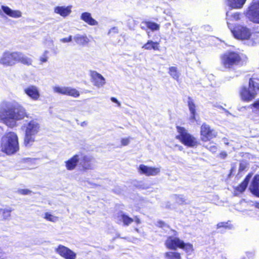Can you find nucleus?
I'll return each instance as SVG.
<instances>
[{"label": "nucleus", "mask_w": 259, "mask_h": 259, "mask_svg": "<svg viewBox=\"0 0 259 259\" xmlns=\"http://www.w3.org/2000/svg\"><path fill=\"white\" fill-rule=\"evenodd\" d=\"M159 43L158 42L148 40L147 42L142 46V48L146 50H153L154 51H159Z\"/></svg>", "instance_id": "bb28decb"}, {"label": "nucleus", "mask_w": 259, "mask_h": 259, "mask_svg": "<svg viewBox=\"0 0 259 259\" xmlns=\"http://www.w3.org/2000/svg\"><path fill=\"white\" fill-rule=\"evenodd\" d=\"M220 155H221V157H222V158H224L225 157H226V156H227V153H226V152H222L220 154Z\"/></svg>", "instance_id": "de8ad7c7"}, {"label": "nucleus", "mask_w": 259, "mask_h": 259, "mask_svg": "<svg viewBox=\"0 0 259 259\" xmlns=\"http://www.w3.org/2000/svg\"><path fill=\"white\" fill-rule=\"evenodd\" d=\"M24 93L32 100L37 101L40 97L38 88L33 85H29L24 89Z\"/></svg>", "instance_id": "dca6fc26"}, {"label": "nucleus", "mask_w": 259, "mask_h": 259, "mask_svg": "<svg viewBox=\"0 0 259 259\" xmlns=\"http://www.w3.org/2000/svg\"><path fill=\"white\" fill-rule=\"evenodd\" d=\"M2 11L6 15L15 19L20 18L22 16V13L18 10H12L8 6H2L1 10H0V15H3Z\"/></svg>", "instance_id": "2eb2a0df"}, {"label": "nucleus", "mask_w": 259, "mask_h": 259, "mask_svg": "<svg viewBox=\"0 0 259 259\" xmlns=\"http://www.w3.org/2000/svg\"><path fill=\"white\" fill-rule=\"evenodd\" d=\"M240 61L239 54L235 52H227L221 57V64L226 68H230L234 65H237Z\"/></svg>", "instance_id": "423d86ee"}, {"label": "nucleus", "mask_w": 259, "mask_h": 259, "mask_svg": "<svg viewBox=\"0 0 259 259\" xmlns=\"http://www.w3.org/2000/svg\"><path fill=\"white\" fill-rule=\"evenodd\" d=\"M79 159V156L76 154L68 160L65 161L66 169L68 170H72L74 169L77 166Z\"/></svg>", "instance_id": "6ab92c4d"}, {"label": "nucleus", "mask_w": 259, "mask_h": 259, "mask_svg": "<svg viewBox=\"0 0 259 259\" xmlns=\"http://www.w3.org/2000/svg\"><path fill=\"white\" fill-rule=\"evenodd\" d=\"M228 26L234 37L238 39H248L251 36L250 30L246 27L238 26L235 28L231 27L229 22H228Z\"/></svg>", "instance_id": "0eeeda50"}, {"label": "nucleus", "mask_w": 259, "mask_h": 259, "mask_svg": "<svg viewBox=\"0 0 259 259\" xmlns=\"http://www.w3.org/2000/svg\"><path fill=\"white\" fill-rule=\"evenodd\" d=\"M255 79L259 80V78L252 77L249 79V86L251 89H253L254 91L259 92V83L254 81Z\"/></svg>", "instance_id": "e433bc0d"}, {"label": "nucleus", "mask_w": 259, "mask_h": 259, "mask_svg": "<svg viewBox=\"0 0 259 259\" xmlns=\"http://www.w3.org/2000/svg\"><path fill=\"white\" fill-rule=\"evenodd\" d=\"M251 177V175H247L243 182L235 189L234 191V194L236 195H238L239 194L244 191L248 184Z\"/></svg>", "instance_id": "393cba45"}, {"label": "nucleus", "mask_w": 259, "mask_h": 259, "mask_svg": "<svg viewBox=\"0 0 259 259\" xmlns=\"http://www.w3.org/2000/svg\"><path fill=\"white\" fill-rule=\"evenodd\" d=\"M142 24L145 25L146 27L152 31L158 30L160 28V25L159 24L151 21L143 22Z\"/></svg>", "instance_id": "473e14b6"}, {"label": "nucleus", "mask_w": 259, "mask_h": 259, "mask_svg": "<svg viewBox=\"0 0 259 259\" xmlns=\"http://www.w3.org/2000/svg\"><path fill=\"white\" fill-rule=\"evenodd\" d=\"M12 209L11 208H0V219L2 220H9L11 217Z\"/></svg>", "instance_id": "c85d7f7f"}, {"label": "nucleus", "mask_w": 259, "mask_h": 259, "mask_svg": "<svg viewBox=\"0 0 259 259\" xmlns=\"http://www.w3.org/2000/svg\"><path fill=\"white\" fill-rule=\"evenodd\" d=\"M166 25H167V26H169V25H170V23H167V24H166Z\"/></svg>", "instance_id": "5fc2aeb1"}, {"label": "nucleus", "mask_w": 259, "mask_h": 259, "mask_svg": "<svg viewBox=\"0 0 259 259\" xmlns=\"http://www.w3.org/2000/svg\"><path fill=\"white\" fill-rule=\"evenodd\" d=\"M72 37L71 35L69 36L68 37L62 38L60 39V41L63 43L69 42L72 41Z\"/></svg>", "instance_id": "79ce46f5"}, {"label": "nucleus", "mask_w": 259, "mask_h": 259, "mask_svg": "<svg viewBox=\"0 0 259 259\" xmlns=\"http://www.w3.org/2000/svg\"><path fill=\"white\" fill-rule=\"evenodd\" d=\"M27 117L25 109L17 103L3 102L1 105L0 119L10 127L17 125V121Z\"/></svg>", "instance_id": "f257e3e1"}, {"label": "nucleus", "mask_w": 259, "mask_h": 259, "mask_svg": "<svg viewBox=\"0 0 259 259\" xmlns=\"http://www.w3.org/2000/svg\"><path fill=\"white\" fill-rule=\"evenodd\" d=\"M145 25H144V26H141V28L143 29H145Z\"/></svg>", "instance_id": "864d4df0"}, {"label": "nucleus", "mask_w": 259, "mask_h": 259, "mask_svg": "<svg viewBox=\"0 0 259 259\" xmlns=\"http://www.w3.org/2000/svg\"><path fill=\"white\" fill-rule=\"evenodd\" d=\"M18 193L22 195H29L31 191L28 189H19L18 190Z\"/></svg>", "instance_id": "a19ab883"}, {"label": "nucleus", "mask_w": 259, "mask_h": 259, "mask_svg": "<svg viewBox=\"0 0 259 259\" xmlns=\"http://www.w3.org/2000/svg\"><path fill=\"white\" fill-rule=\"evenodd\" d=\"M258 142H259V140H258Z\"/></svg>", "instance_id": "6e6d98bb"}, {"label": "nucleus", "mask_w": 259, "mask_h": 259, "mask_svg": "<svg viewBox=\"0 0 259 259\" xmlns=\"http://www.w3.org/2000/svg\"><path fill=\"white\" fill-rule=\"evenodd\" d=\"M226 19L227 20V23H230V26L233 27L232 24L231 23V21H238L240 19V14L239 13H235L233 14L230 15L228 12L226 13Z\"/></svg>", "instance_id": "2f4dec72"}, {"label": "nucleus", "mask_w": 259, "mask_h": 259, "mask_svg": "<svg viewBox=\"0 0 259 259\" xmlns=\"http://www.w3.org/2000/svg\"><path fill=\"white\" fill-rule=\"evenodd\" d=\"M44 218L49 221L54 223L58 221V218L57 217L55 216L49 212L45 213Z\"/></svg>", "instance_id": "4c0bfd02"}, {"label": "nucleus", "mask_w": 259, "mask_h": 259, "mask_svg": "<svg viewBox=\"0 0 259 259\" xmlns=\"http://www.w3.org/2000/svg\"><path fill=\"white\" fill-rule=\"evenodd\" d=\"M92 158L89 156H84L83 162L82 163V166L84 169H91L94 167V165L91 162Z\"/></svg>", "instance_id": "c756f323"}, {"label": "nucleus", "mask_w": 259, "mask_h": 259, "mask_svg": "<svg viewBox=\"0 0 259 259\" xmlns=\"http://www.w3.org/2000/svg\"><path fill=\"white\" fill-rule=\"evenodd\" d=\"M246 0H226V3L227 6L231 9H241Z\"/></svg>", "instance_id": "4be33fe9"}, {"label": "nucleus", "mask_w": 259, "mask_h": 259, "mask_svg": "<svg viewBox=\"0 0 259 259\" xmlns=\"http://www.w3.org/2000/svg\"><path fill=\"white\" fill-rule=\"evenodd\" d=\"M130 138H124L122 139L121 141V145L122 146H126L130 143Z\"/></svg>", "instance_id": "c03bdc74"}, {"label": "nucleus", "mask_w": 259, "mask_h": 259, "mask_svg": "<svg viewBox=\"0 0 259 259\" xmlns=\"http://www.w3.org/2000/svg\"><path fill=\"white\" fill-rule=\"evenodd\" d=\"M206 148L212 153L215 152L217 150V147L214 145H209V146H206Z\"/></svg>", "instance_id": "37998d69"}, {"label": "nucleus", "mask_w": 259, "mask_h": 259, "mask_svg": "<svg viewBox=\"0 0 259 259\" xmlns=\"http://www.w3.org/2000/svg\"><path fill=\"white\" fill-rule=\"evenodd\" d=\"M250 191L255 196L259 197V176L256 175L253 179L249 187Z\"/></svg>", "instance_id": "5701e85b"}, {"label": "nucleus", "mask_w": 259, "mask_h": 259, "mask_svg": "<svg viewBox=\"0 0 259 259\" xmlns=\"http://www.w3.org/2000/svg\"><path fill=\"white\" fill-rule=\"evenodd\" d=\"M55 251L65 259L76 258V253L65 246L59 245L55 249Z\"/></svg>", "instance_id": "f8f14e48"}, {"label": "nucleus", "mask_w": 259, "mask_h": 259, "mask_svg": "<svg viewBox=\"0 0 259 259\" xmlns=\"http://www.w3.org/2000/svg\"><path fill=\"white\" fill-rule=\"evenodd\" d=\"M135 222L137 224H140L141 223L140 219H138V218H136L135 220Z\"/></svg>", "instance_id": "8fccbe9b"}, {"label": "nucleus", "mask_w": 259, "mask_h": 259, "mask_svg": "<svg viewBox=\"0 0 259 259\" xmlns=\"http://www.w3.org/2000/svg\"><path fill=\"white\" fill-rule=\"evenodd\" d=\"M111 100L112 101V102L116 103L118 107H120L121 106L120 103L117 100L116 98L114 97H112L111 98Z\"/></svg>", "instance_id": "49530a36"}, {"label": "nucleus", "mask_w": 259, "mask_h": 259, "mask_svg": "<svg viewBox=\"0 0 259 259\" xmlns=\"http://www.w3.org/2000/svg\"><path fill=\"white\" fill-rule=\"evenodd\" d=\"M168 73L169 75L175 80H178L179 78V74L177 68L176 67H170L169 68Z\"/></svg>", "instance_id": "c9c22d12"}, {"label": "nucleus", "mask_w": 259, "mask_h": 259, "mask_svg": "<svg viewBox=\"0 0 259 259\" xmlns=\"http://www.w3.org/2000/svg\"><path fill=\"white\" fill-rule=\"evenodd\" d=\"M52 89L54 93L60 95L70 96L74 98H77L79 96V92L70 87L54 85Z\"/></svg>", "instance_id": "9d476101"}, {"label": "nucleus", "mask_w": 259, "mask_h": 259, "mask_svg": "<svg viewBox=\"0 0 259 259\" xmlns=\"http://www.w3.org/2000/svg\"><path fill=\"white\" fill-rule=\"evenodd\" d=\"M188 106L189 109L191 113V116L190 118L191 119L194 120L195 119V105L193 102V100L191 98H188Z\"/></svg>", "instance_id": "7c9ffc66"}, {"label": "nucleus", "mask_w": 259, "mask_h": 259, "mask_svg": "<svg viewBox=\"0 0 259 259\" xmlns=\"http://www.w3.org/2000/svg\"><path fill=\"white\" fill-rule=\"evenodd\" d=\"M172 200L175 201L177 203L182 205L186 203V199L182 195H174L171 196Z\"/></svg>", "instance_id": "72a5a7b5"}, {"label": "nucleus", "mask_w": 259, "mask_h": 259, "mask_svg": "<svg viewBox=\"0 0 259 259\" xmlns=\"http://www.w3.org/2000/svg\"><path fill=\"white\" fill-rule=\"evenodd\" d=\"M50 56V52L48 50H45L39 56V61L40 64H43L48 61Z\"/></svg>", "instance_id": "f704fd0d"}, {"label": "nucleus", "mask_w": 259, "mask_h": 259, "mask_svg": "<svg viewBox=\"0 0 259 259\" xmlns=\"http://www.w3.org/2000/svg\"><path fill=\"white\" fill-rule=\"evenodd\" d=\"M172 234L167 237L164 241V245L170 250H177L178 248L183 249L186 253L187 257L191 255L193 251V246L190 243H185L178 237V233L176 231H172Z\"/></svg>", "instance_id": "f03ea898"}, {"label": "nucleus", "mask_w": 259, "mask_h": 259, "mask_svg": "<svg viewBox=\"0 0 259 259\" xmlns=\"http://www.w3.org/2000/svg\"><path fill=\"white\" fill-rule=\"evenodd\" d=\"M200 136L201 140L206 142L215 138L217 136V133L211 129L209 125L203 123L201 126Z\"/></svg>", "instance_id": "9b49d317"}, {"label": "nucleus", "mask_w": 259, "mask_h": 259, "mask_svg": "<svg viewBox=\"0 0 259 259\" xmlns=\"http://www.w3.org/2000/svg\"><path fill=\"white\" fill-rule=\"evenodd\" d=\"M80 19L91 26H95L98 24V22L94 19L89 12H83L80 15Z\"/></svg>", "instance_id": "412c9836"}, {"label": "nucleus", "mask_w": 259, "mask_h": 259, "mask_svg": "<svg viewBox=\"0 0 259 259\" xmlns=\"http://www.w3.org/2000/svg\"><path fill=\"white\" fill-rule=\"evenodd\" d=\"M91 76L93 84L98 88L102 87L106 83L105 78L96 71H92L91 72Z\"/></svg>", "instance_id": "f3484780"}, {"label": "nucleus", "mask_w": 259, "mask_h": 259, "mask_svg": "<svg viewBox=\"0 0 259 259\" xmlns=\"http://www.w3.org/2000/svg\"><path fill=\"white\" fill-rule=\"evenodd\" d=\"M161 168L150 167L141 164L139 166V171L147 176H154L158 175L160 172Z\"/></svg>", "instance_id": "4468645a"}, {"label": "nucleus", "mask_w": 259, "mask_h": 259, "mask_svg": "<svg viewBox=\"0 0 259 259\" xmlns=\"http://www.w3.org/2000/svg\"><path fill=\"white\" fill-rule=\"evenodd\" d=\"M244 169V167L243 166V165L242 164H241L240 165L239 170H243Z\"/></svg>", "instance_id": "3c124183"}, {"label": "nucleus", "mask_w": 259, "mask_h": 259, "mask_svg": "<svg viewBox=\"0 0 259 259\" xmlns=\"http://www.w3.org/2000/svg\"><path fill=\"white\" fill-rule=\"evenodd\" d=\"M5 258V255H4V254H3L2 255H0V258L4 259Z\"/></svg>", "instance_id": "603ef678"}, {"label": "nucleus", "mask_w": 259, "mask_h": 259, "mask_svg": "<svg viewBox=\"0 0 259 259\" xmlns=\"http://www.w3.org/2000/svg\"><path fill=\"white\" fill-rule=\"evenodd\" d=\"M254 112L259 114V99L256 100L253 104L250 105Z\"/></svg>", "instance_id": "ea45409f"}, {"label": "nucleus", "mask_w": 259, "mask_h": 259, "mask_svg": "<svg viewBox=\"0 0 259 259\" xmlns=\"http://www.w3.org/2000/svg\"><path fill=\"white\" fill-rule=\"evenodd\" d=\"M1 150L8 155L13 154L19 150L18 138L14 132L6 134L1 139Z\"/></svg>", "instance_id": "20e7f679"}, {"label": "nucleus", "mask_w": 259, "mask_h": 259, "mask_svg": "<svg viewBox=\"0 0 259 259\" xmlns=\"http://www.w3.org/2000/svg\"><path fill=\"white\" fill-rule=\"evenodd\" d=\"M246 16L252 22L259 23V0H253L248 8Z\"/></svg>", "instance_id": "1a4fd4ad"}, {"label": "nucleus", "mask_w": 259, "mask_h": 259, "mask_svg": "<svg viewBox=\"0 0 259 259\" xmlns=\"http://www.w3.org/2000/svg\"><path fill=\"white\" fill-rule=\"evenodd\" d=\"M73 39L76 44L80 46H85L90 41L89 38L85 34H77L74 36Z\"/></svg>", "instance_id": "b1692460"}, {"label": "nucleus", "mask_w": 259, "mask_h": 259, "mask_svg": "<svg viewBox=\"0 0 259 259\" xmlns=\"http://www.w3.org/2000/svg\"><path fill=\"white\" fill-rule=\"evenodd\" d=\"M17 52H4L0 57V64L4 67H10L17 63Z\"/></svg>", "instance_id": "6e6552de"}, {"label": "nucleus", "mask_w": 259, "mask_h": 259, "mask_svg": "<svg viewBox=\"0 0 259 259\" xmlns=\"http://www.w3.org/2000/svg\"><path fill=\"white\" fill-rule=\"evenodd\" d=\"M178 135L176 138L182 143L189 147H194L198 144L196 139L190 134L184 127L179 126H177Z\"/></svg>", "instance_id": "39448f33"}, {"label": "nucleus", "mask_w": 259, "mask_h": 259, "mask_svg": "<svg viewBox=\"0 0 259 259\" xmlns=\"http://www.w3.org/2000/svg\"><path fill=\"white\" fill-rule=\"evenodd\" d=\"M240 95L241 99L246 102H249L255 98L256 93L253 89L249 85V87H243L240 91Z\"/></svg>", "instance_id": "ddd939ff"}, {"label": "nucleus", "mask_w": 259, "mask_h": 259, "mask_svg": "<svg viewBox=\"0 0 259 259\" xmlns=\"http://www.w3.org/2000/svg\"><path fill=\"white\" fill-rule=\"evenodd\" d=\"M71 8L72 7L70 6L67 7L57 6L54 8V12L63 17H66L71 13Z\"/></svg>", "instance_id": "aec40b11"}, {"label": "nucleus", "mask_w": 259, "mask_h": 259, "mask_svg": "<svg viewBox=\"0 0 259 259\" xmlns=\"http://www.w3.org/2000/svg\"><path fill=\"white\" fill-rule=\"evenodd\" d=\"M217 228H224L225 229H231L232 228V226L231 225L229 222H221L218 224Z\"/></svg>", "instance_id": "58836bf2"}, {"label": "nucleus", "mask_w": 259, "mask_h": 259, "mask_svg": "<svg viewBox=\"0 0 259 259\" xmlns=\"http://www.w3.org/2000/svg\"><path fill=\"white\" fill-rule=\"evenodd\" d=\"M115 219L117 223L121 224L122 222L124 225L126 226L129 225L134 221V219L130 218L122 212L117 213L115 217Z\"/></svg>", "instance_id": "a211bd4d"}, {"label": "nucleus", "mask_w": 259, "mask_h": 259, "mask_svg": "<svg viewBox=\"0 0 259 259\" xmlns=\"http://www.w3.org/2000/svg\"><path fill=\"white\" fill-rule=\"evenodd\" d=\"M118 32V28L117 27H112V28H111L109 30L108 33L109 34H110V33H117Z\"/></svg>", "instance_id": "a18cd8bd"}, {"label": "nucleus", "mask_w": 259, "mask_h": 259, "mask_svg": "<svg viewBox=\"0 0 259 259\" xmlns=\"http://www.w3.org/2000/svg\"><path fill=\"white\" fill-rule=\"evenodd\" d=\"M164 259H181V254L177 250H171L164 254Z\"/></svg>", "instance_id": "cd10ccee"}, {"label": "nucleus", "mask_w": 259, "mask_h": 259, "mask_svg": "<svg viewBox=\"0 0 259 259\" xmlns=\"http://www.w3.org/2000/svg\"><path fill=\"white\" fill-rule=\"evenodd\" d=\"M25 133L24 144L26 147H31L35 141L36 136L40 131V125L36 119L27 120L22 126Z\"/></svg>", "instance_id": "7ed1b4c3"}, {"label": "nucleus", "mask_w": 259, "mask_h": 259, "mask_svg": "<svg viewBox=\"0 0 259 259\" xmlns=\"http://www.w3.org/2000/svg\"><path fill=\"white\" fill-rule=\"evenodd\" d=\"M158 226L160 227H163L165 226V224L162 222H158Z\"/></svg>", "instance_id": "09e8293b"}, {"label": "nucleus", "mask_w": 259, "mask_h": 259, "mask_svg": "<svg viewBox=\"0 0 259 259\" xmlns=\"http://www.w3.org/2000/svg\"><path fill=\"white\" fill-rule=\"evenodd\" d=\"M17 63L20 62L24 65H31L32 60L31 58H28L22 53L17 52Z\"/></svg>", "instance_id": "a878e982"}]
</instances>
